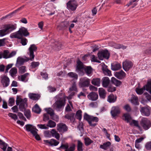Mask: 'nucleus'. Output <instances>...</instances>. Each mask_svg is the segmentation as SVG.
Segmentation results:
<instances>
[{
	"label": "nucleus",
	"instance_id": "obj_1",
	"mask_svg": "<svg viewBox=\"0 0 151 151\" xmlns=\"http://www.w3.org/2000/svg\"><path fill=\"white\" fill-rule=\"evenodd\" d=\"M37 50V47L35 45H31L28 49L29 52L27 53L28 55L29 56V58L26 57L24 58L18 57L17 59L16 66L19 68L20 66L23 65L25 62H27L29 60H33L35 56L34 55V52L36 51Z\"/></svg>",
	"mask_w": 151,
	"mask_h": 151
},
{
	"label": "nucleus",
	"instance_id": "obj_2",
	"mask_svg": "<svg viewBox=\"0 0 151 151\" xmlns=\"http://www.w3.org/2000/svg\"><path fill=\"white\" fill-rule=\"evenodd\" d=\"M29 34V33L28 32L27 29L22 27L20 28L18 31L11 34L10 37L12 38H16L20 39L23 36L26 37L28 36Z\"/></svg>",
	"mask_w": 151,
	"mask_h": 151
},
{
	"label": "nucleus",
	"instance_id": "obj_3",
	"mask_svg": "<svg viewBox=\"0 0 151 151\" xmlns=\"http://www.w3.org/2000/svg\"><path fill=\"white\" fill-rule=\"evenodd\" d=\"M83 118L85 120L88 122L89 125L93 127L97 125V122L99 121V119L98 117L90 115L86 113H84Z\"/></svg>",
	"mask_w": 151,
	"mask_h": 151
},
{
	"label": "nucleus",
	"instance_id": "obj_4",
	"mask_svg": "<svg viewBox=\"0 0 151 151\" xmlns=\"http://www.w3.org/2000/svg\"><path fill=\"white\" fill-rule=\"evenodd\" d=\"M146 90L151 95V79L148 80L147 84L141 88H136V91L137 93L139 95L142 94Z\"/></svg>",
	"mask_w": 151,
	"mask_h": 151
},
{
	"label": "nucleus",
	"instance_id": "obj_5",
	"mask_svg": "<svg viewBox=\"0 0 151 151\" xmlns=\"http://www.w3.org/2000/svg\"><path fill=\"white\" fill-rule=\"evenodd\" d=\"M65 104V100L64 98H60L53 104V106L54 109L58 111H60L63 109Z\"/></svg>",
	"mask_w": 151,
	"mask_h": 151
},
{
	"label": "nucleus",
	"instance_id": "obj_6",
	"mask_svg": "<svg viewBox=\"0 0 151 151\" xmlns=\"http://www.w3.org/2000/svg\"><path fill=\"white\" fill-rule=\"evenodd\" d=\"M67 9L70 11H75L78 6L77 1L75 0H70L66 4Z\"/></svg>",
	"mask_w": 151,
	"mask_h": 151
},
{
	"label": "nucleus",
	"instance_id": "obj_7",
	"mask_svg": "<svg viewBox=\"0 0 151 151\" xmlns=\"http://www.w3.org/2000/svg\"><path fill=\"white\" fill-rule=\"evenodd\" d=\"M97 55L99 60H103L104 58L108 59L110 54L107 50H104L99 51Z\"/></svg>",
	"mask_w": 151,
	"mask_h": 151
},
{
	"label": "nucleus",
	"instance_id": "obj_8",
	"mask_svg": "<svg viewBox=\"0 0 151 151\" xmlns=\"http://www.w3.org/2000/svg\"><path fill=\"white\" fill-rule=\"evenodd\" d=\"M121 112V109L119 106H114L112 107L110 111L112 117L118 116Z\"/></svg>",
	"mask_w": 151,
	"mask_h": 151
},
{
	"label": "nucleus",
	"instance_id": "obj_9",
	"mask_svg": "<svg viewBox=\"0 0 151 151\" xmlns=\"http://www.w3.org/2000/svg\"><path fill=\"white\" fill-rule=\"evenodd\" d=\"M140 124L143 128L146 130L150 127L151 123L150 121L147 118H143L141 119Z\"/></svg>",
	"mask_w": 151,
	"mask_h": 151
},
{
	"label": "nucleus",
	"instance_id": "obj_10",
	"mask_svg": "<svg viewBox=\"0 0 151 151\" xmlns=\"http://www.w3.org/2000/svg\"><path fill=\"white\" fill-rule=\"evenodd\" d=\"M1 82L3 87H6L9 84L10 79L7 76L4 75L1 77Z\"/></svg>",
	"mask_w": 151,
	"mask_h": 151
},
{
	"label": "nucleus",
	"instance_id": "obj_11",
	"mask_svg": "<svg viewBox=\"0 0 151 151\" xmlns=\"http://www.w3.org/2000/svg\"><path fill=\"white\" fill-rule=\"evenodd\" d=\"M57 129L59 132L63 133L67 131L68 128L65 124L61 123L57 124Z\"/></svg>",
	"mask_w": 151,
	"mask_h": 151
},
{
	"label": "nucleus",
	"instance_id": "obj_12",
	"mask_svg": "<svg viewBox=\"0 0 151 151\" xmlns=\"http://www.w3.org/2000/svg\"><path fill=\"white\" fill-rule=\"evenodd\" d=\"M90 83V80L85 77L80 79V84L81 87H85L88 86Z\"/></svg>",
	"mask_w": 151,
	"mask_h": 151
},
{
	"label": "nucleus",
	"instance_id": "obj_13",
	"mask_svg": "<svg viewBox=\"0 0 151 151\" xmlns=\"http://www.w3.org/2000/svg\"><path fill=\"white\" fill-rule=\"evenodd\" d=\"M70 23L69 21L65 20L61 22L60 25L58 26L60 30H64L69 27Z\"/></svg>",
	"mask_w": 151,
	"mask_h": 151
},
{
	"label": "nucleus",
	"instance_id": "obj_14",
	"mask_svg": "<svg viewBox=\"0 0 151 151\" xmlns=\"http://www.w3.org/2000/svg\"><path fill=\"white\" fill-rule=\"evenodd\" d=\"M132 66V63L130 61H126L123 63V68L126 71L129 70Z\"/></svg>",
	"mask_w": 151,
	"mask_h": 151
},
{
	"label": "nucleus",
	"instance_id": "obj_15",
	"mask_svg": "<svg viewBox=\"0 0 151 151\" xmlns=\"http://www.w3.org/2000/svg\"><path fill=\"white\" fill-rule=\"evenodd\" d=\"M140 111L143 115L148 116L150 114L149 107H141Z\"/></svg>",
	"mask_w": 151,
	"mask_h": 151
},
{
	"label": "nucleus",
	"instance_id": "obj_16",
	"mask_svg": "<svg viewBox=\"0 0 151 151\" xmlns=\"http://www.w3.org/2000/svg\"><path fill=\"white\" fill-rule=\"evenodd\" d=\"M25 127L27 132H30L32 134H34L35 131L38 130L35 127L31 124H27L25 125Z\"/></svg>",
	"mask_w": 151,
	"mask_h": 151
},
{
	"label": "nucleus",
	"instance_id": "obj_17",
	"mask_svg": "<svg viewBox=\"0 0 151 151\" xmlns=\"http://www.w3.org/2000/svg\"><path fill=\"white\" fill-rule=\"evenodd\" d=\"M88 99L92 101L96 100L98 98V95L97 93L91 92L90 93L88 96Z\"/></svg>",
	"mask_w": 151,
	"mask_h": 151
},
{
	"label": "nucleus",
	"instance_id": "obj_18",
	"mask_svg": "<svg viewBox=\"0 0 151 151\" xmlns=\"http://www.w3.org/2000/svg\"><path fill=\"white\" fill-rule=\"evenodd\" d=\"M114 75L117 78L121 79L125 77L126 74L124 71L121 70L119 72H116Z\"/></svg>",
	"mask_w": 151,
	"mask_h": 151
},
{
	"label": "nucleus",
	"instance_id": "obj_19",
	"mask_svg": "<svg viewBox=\"0 0 151 151\" xmlns=\"http://www.w3.org/2000/svg\"><path fill=\"white\" fill-rule=\"evenodd\" d=\"M122 119L126 121L127 123H130L132 120V118L131 115L128 113L124 114L122 117Z\"/></svg>",
	"mask_w": 151,
	"mask_h": 151
},
{
	"label": "nucleus",
	"instance_id": "obj_20",
	"mask_svg": "<svg viewBox=\"0 0 151 151\" xmlns=\"http://www.w3.org/2000/svg\"><path fill=\"white\" fill-rule=\"evenodd\" d=\"M75 114L73 113H70L66 114L64 118L68 120H70L71 122H73L75 120Z\"/></svg>",
	"mask_w": 151,
	"mask_h": 151
},
{
	"label": "nucleus",
	"instance_id": "obj_21",
	"mask_svg": "<svg viewBox=\"0 0 151 151\" xmlns=\"http://www.w3.org/2000/svg\"><path fill=\"white\" fill-rule=\"evenodd\" d=\"M117 98V97L116 96L111 93L108 96L107 101L110 103H114L116 101Z\"/></svg>",
	"mask_w": 151,
	"mask_h": 151
},
{
	"label": "nucleus",
	"instance_id": "obj_22",
	"mask_svg": "<svg viewBox=\"0 0 151 151\" xmlns=\"http://www.w3.org/2000/svg\"><path fill=\"white\" fill-rule=\"evenodd\" d=\"M29 98L34 101H37L40 97V95L38 94L30 93L28 94Z\"/></svg>",
	"mask_w": 151,
	"mask_h": 151
},
{
	"label": "nucleus",
	"instance_id": "obj_23",
	"mask_svg": "<svg viewBox=\"0 0 151 151\" xmlns=\"http://www.w3.org/2000/svg\"><path fill=\"white\" fill-rule=\"evenodd\" d=\"M27 99H24L22 103L19 104V107L21 111H23L25 110V107L27 106Z\"/></svg>",
	"mask_w": 151,
	"mask_h": 151
},
{
	"label": "nucleus",
	"instance_id": "obj_24",
	"mask_svg": "<svg viewBox=\"0 0 151 151\" xmlns=\"http://www.w3.org/2000/svg\"><path fill=\"white\" fill-rule=\"evenodd\" d=\"M5 28L8 33L15 29L16 27L14 24H8L5 25Z\"/></svg>",
	"mask_w": 151,
	"mask_h": 151
},
{
	"label": "nucleus",
	"instance_id": "obj_25",
	"mask_svg": "<svg viewBox=\"0 0 151 151\" xmlns=\"http://www.w3.org/2000/svg\"><path fill=\"white\" fill-rule=\"evenodd\" d=\"M102 81L103 87L106 88L109 84L110 80L108 77H105L103 78Z\"/></svg>",
	"mask_w": 151,
	"mask_h": 151
},
{
	"label": "nucleus",
	"instance_id": "obj_26",
	"mask_svg": "<svg viewBox=\"0 0 151 151\" xmlns=\"http://www.w3.org/2000/svg\"><path fill=\"white\" fill-rule=\"evenodd\" d=\"M111 145V143L109 141H108L104 143L102 145H101L100 146V148L104 149L105 150H106L108 149Z\"/></svg>",
	"mask_w": 151,
	"mask_h": 151
},
{
	"label": "nucleus",
	"instance_id": "obj_27",
	"mask_svg": "<svg viewBox=\"0 0 151 151\" xmlns=\"http://www.w3.org/2000/svg\"><path fill=\"white\" fill-rule=\"evenodd\" d=\"M102 70L104 73L106 75L111 76V71L107 68V66L104 65L102 68Z\"/></svg>",
	"mask_w": 151,
	"mask_h": 151
},
{
	"label": "nucleus",
	"instance_id": "obj_28",
	"mask_svg": "<svg viewBox=\"0 0 151 151\" xmlns=\"http://www.w3.org/2000/svg\"><path fill=\"white\" fill-rule=\"evenodd\" d=\"M99 93L100 97L102 99H104L106 96V92L103 88H99Z\"/></svg>",
	"mask_w": 151,
	"mask_h": 151
},
{
	"label": "nucleus",
	"instance_id": "obj_29",
	"mask_svg": "<svg viewBox=\"0 0 151 151\" xmlns=\"http://www.w3.org/2000/svg\"><path fill=\"white\" fill-rule=\"evenodd\" d=\"M121 68L120 64L119 63L111 64V69L113 70H118Z\"/></svg>",
	"mask_w": 151,
	"mask_h": 151
},
{
	"label": "nucleus",
	"instance_id": "obj_30",
	"mask_svg": "<svg viewBox=\"0 0 151 151\" xmlns=\"http://www.w3.org/2000/svg\"><path fill=\"white\" fill-rule=\"evenodd\" d=\"M131 103L135 105H138L139 103L138 102V98L137 96L133 95L131 99Z\"/></svg>",
	"mask_w": 151,
	"mask_h": 151
},
{
	"label": "nucleus",
	"instance_id": "obj_31",
	"mask_svg": "<svg viewBox=\"0 0 151 151\" xmlns=\"http://www.w3.org/2000/svg\"><path fill=\"white\" fill-rule=\"evenodd\" d=\"M112 83L114 84L116 86H118L122 84V82L116 79L114 77H112L111 79Z\"/></svg>",
	"mask_w": 151,
	"mask_h": 151
},
{
	"label": "nucleus",
	"instance_id": "obj_32",
	"mask_svg": "<svg viewBox=\"0 0 151 151\" xmlns=\"http://www.w3.org/2000/svg\"><path fill=\"white\" fill-rule=\"evenodd\" d=\"M24 5L22 6L21 7H20L18 8V9H17L16 10H15L14 11H13V12H12L9 14L6 15V16H4V17H3L1 18V20H2L3 19H5L7 17H8L9 16H11L13 14H15V13H17L18 11L21 10L23 8H24Z\"/></svg>",
	"mask_w": 151,
	"mask_h": 151
},
{
	"label": "nucleus",
	"instance_id": "obj_33",
	"mask_svg": "<svg viewBox=\"0 0 151 151\" xmlns=\"http://www.w3.org/2000/svg\"><path fill=\"white\" fill-rule=\"evenodd\" d=\"M101 80L99 78H93L91 81V83L92 84L97 86H99Z\"/></svg>",
	"mask_w": 151,
	"mask_h": 151
},
{
	"label": "nucleus",
	"instance_id": "obj_34",
	"mask_svg": "<svg viewBox=\"0 0 151 151\" xmlns=\"http://www.w3.org/2000/svg\"><path fill=\"white\" fill-rule=\"evenodd\" d=\"M11 76L14 77L16 76L17 73V69L15 67L12 68L9 71Z\"/></svg>",
	"mask_w": 151,
	"mask_h": 151
},
{
	"label": "nucleus",
	"instance_id": "obj_35",
	"mask_svg": "<svg viewBox=\"0 0 151 151\" xmlns=\"http://www.w3.org/2000/svg\"><path fill=\"white\" fill-rule=\"evenodd\" d=\"M62 46V44L61 42H56L55 43V45L53 46V48L56 50H60Z\"/></svg>",
	"mask_w": 151,
	"mask_h": 151
},
{
	"label": "nucleus",
	"instance_id": "obj_36",
	"mask_svg": "<svg viewBox=\"0 0 151 151\" xmlns=\"http://www.w3.org/2000/svg\"><path fill=\"white\" fill-rule=\"evenodd\" d=\"M7 145H8L6 143L0 139V147L4 151L6 150Z\"/></svg>",
	"mask_w": 151,
	"mask_h": 151
},
{
	"label": "nucleus",
	"instance_id": "obj_37",
	"mask_svg": "<svg viewBox=\"0 0 151 151\" xmlns=\"http://www.w3.org/2000/svg\"><path fill=\"white\" fill-rule=\"evenodd\" d=\"M32 110L34 112L37 114H40L41 111V109L37 104L35 105Z\"/></svg>",
	"mask_w": 151,
	"mask_h": 151
},
{
	"label": "nucleus",
	"instance_id": "obj_38",
	"mask_svg": "<svg viewBox=\"0 0 151 151\" xmlns=\"http://www.w3.org/2000/svg\"><path fill=\"white\" fill-rule=\"evenodd\" d=\"M50 132L53 137H55L57 139H59L60 138L59 134L56 132L55 129H52Z\"/></svg>",
	"mask_w": 151,
	"mask_h": 151
},
{
	"label": "nucleus",
	"instance_id": "obj_39",
	"mask_svg": "<svg viewBox=\"0 0 151 151\" xmlns=\"http://www.w3.org/2000/svg\"><path fill=\"white\" fill-rule=\"evenodd\" d=\"M67 75L69 77L72 78L74 79H77L78 78V76L75 73L71 72L68 73Z\"/></svg>",
	"mask_w": 151,
	"mask_h": 151
},
{
	"label": "nucleus",
	"instance_id": "obj_40",
	"mask_svg": "<svg viewBox=\"0 0 151 151\" xmlns=\"http://www.w3.org/2000/svg\"><path fill=\"white\" fill-rule=\"evenodd\" d=\"M84 70L88 75L91 74L92 72V68L91 66H87L84 68Z\"/></svg>",
	"mask_w": 151,
	"mask_h": 151
},
{
	"label": "nucleus",
	"instance_id": "obj_41",
	"mask_svg": "<svg viewBox=\"0 0 151 151\" xmlns=\"http://www.w3.org/2000/svg\"><path fill=\"white\" fill-rule=\"evenodd\" d=\"M56 123L52 120H50L48 121L47 124V127L50 128H53L55 127Z\"/></svg>",
	"mask_w": 151,
	"mask_h": 151
},
{
	"label": "nucleus",
	"instance_id": "obj_42",
	"mask_svg": "<svg viewBox=\"0 0 151 151\" xmlns=\"http://www.w3.org/2000/svg\"><path fill=\"white\" fill-rule=\"evenodd\" d=\"M69 147V145L67 143H66L65 144H62L61 146L57 148V149L59 150H61L62 149L66 150L68 149Z\"/></svg>",
	"mask_w": 151,
	"mask_h": 151
},
{
	"label": "nucleus",
	"instance_id": "obj_43",
	"mask_svg": "<svg viewBox=\"0 0 151 151\" xmlns=\"http://www.w3.org/2000/svg\"><path fill=\"white\" fill-rule=\"evenodd\" d=\"M45 110L47 112V114H49L50 117L53 115L54 113L53 110L51 108H45Z\"/></svg>",
	"mask_w": 151,
	"mask_h": 151
},
{
	"label": "nucleus",
	"instance_id": "obj_44",
	"mask_svg": "<svg viewBox=\"0 0 151 151\" xmlns=\"http://www.w3.org/2000/svg\"><path fill=\"white\" fill-rule=\"evenodd\" d=\"M83 63L81 61L77 62V69L78 71H81L83 68Z\"/></svg>",
	"mask_w": 151,
	"mask_h": 151
},
{
	"label": "nucleus",
	"instance_id": "obj_45",
	"mask_svg": "<svg viewBox=\"0 0 151 151\" xmlns=\"http://www.w3.org/2000/svg\"><path fill=\"white\" fill-rule=\"evenodd\" d=\"M82 113L81 110H79L76 112V118L79 120H81L82 118Z\"/></svg>",
	"mask_w": 151,
	"mask_h": 151
},
{
	"label": "nucleus",
	"instance_id": "obj_46",
	"mask_svg": "<svg viewBox=\"0 0 151 151\" xmlns=\"http://www.w3.org/2000/svg\"><path fill=\"white\" fill-rule=\"evenodd\" d=\"M82 143L80 140L78 141L77 150L78 151H83Z\"/></svg>",
	"mask_w": 151,
	"mask_h": 151
},
{
	"label": "nucleus",
	"instance_id": "obj_47",
	"mask_svg": "<svg viewBox=\"0 0 151 151\" xmlns=\"http://www.w3.org/2000/svg\"><path fill=\"white\" fill-rule=\"evenodd\" d=\"M84 141L85 145L87 146L89 145L91 143L93 142L92 140L88 137L84 138Z\"/></svg>",
	"mask_w": 151,
	"mask_h": 151
},
{
	"label": "nucleus",
	"instance_id": "obj_48",
	"mask_svg": "<svg viewBox=\"0 0 151 151\" xmlns=\"http://www.w3.org/2000/svg\"><path fill=\"white\" fill-rule=\"evenodd\" d=\"M19 68V73L22 74L24 73L27 71L26 67L25 66H21Z\"/></svg>",
	"mask_w": 151,
	"mask_h": 151
},
{
	"label": "nucleus",
	"instance_id": "obj_49",
	"mask_svg": "<svg viewBox=\"0 0 151 151\" xmlns=\"http://www.w3.org/2000/svg\"><path fill=\"white\" fill-rule=\"evenodd\" d=\"M29 75V73H26L24 75H22L21 76V80L22 81L26 82L27 81L25 80L27 79V77Z\"/></svg>",
	"mask_w": 151,
	"mask_h": 151
},
{
	"label": "nucleus",
	"instance_id": "obj_50",
	"mask_svg": "<svg viewBox=\"0 0 151 151\" xmlns=\"http://www.w3.org/2000/svg\"><path fill=\"white\" fill-rule=\"evenodd\" d=\"M114 47L115 48L117 49L122 48L123 49H125L127 48L126 46L122 44H120L115 45L114 46Z\"/></svg>",
	"mask_w": 151,
	"mask_h": 151
},
{
	"label": "nucleus",
	"instance_id": "obj_51",
	"mask_svg": "<svg viewBox=\"0 0 151 151\" xmlns=\"http://www.w3.org/2000/svg\"><path fill=\"white\" fill-rule=\"evenodd\" d=\"M91 62H97L99 63H101V61L98 60L97 57H96L94 55H92L91 57Z\"/></svg>",
	"mask_w": 151,
	"mask_h": 151
},
{
	"label": "nucleus",
	"instance_id": "obj_52",
	"mask_svg": "<svg viewBox=\"0 0 151 151\" xmlns=\"http://www.w3.org/2000/svg\"><path fill=\"white\" fill-rule=\"evenodd\" d=\"M132 124H133L134 126L138 127L139 129L141 128L140 127L139 125L138 121L134 120H132V122H130L129 124L131 125Z\"/></svg>",
	"mask_w": 151,
	"mask_h": 151
},
{
	"label": "nucleus",
	"instance_id": "obj_53",
	"mask_svg": "<svg viewBox=\"0 0 151 151\" xmlns=\"http://www.w3.org/2000/svg\"><path fill=\"white\" fill-rule=\"evenodd\" d=\"M8 115L9 117H11L14 120H16L18 119L17 116L15 114L10 113H9Z\"/></svg>",
	"mask_w": 151,
	"mask_h": 151
},
{
	"label": "nucleus",
	"instance_id": "obj_54",
	"mask_svg": "<svg viewBox=\"0 0 151 151\" xmlns=\"http://www.w3.org/2000/svg\"><path fill=\"white\" fill-rule=\"evenodd\" d=\"M8 32L4 28V29L0 30V36L2 37L8 34Z\"/></svg>",
	"mask_w": 151,
	"mask_h": 151
},
{
	"label": "nucleus",
	"instance_id": "obj_55",
	"mask_svg": "<svg viewBox=\"0 0 151 151\" xmlns=\"http://www.w3.org/2000/svg\"><path fill=\"white\" fill-rule=\"evenodd\" d=\"M24 115L27 119H29L31 116V112L29 110H27L25 111Z\"/></svg>",
	"mask_w": 151,
	"mask_h": 151
},
{
	"label": "nucleus",
	"instance_id": "obj_56",
	"mask_svg": "<svg viewBox=\"0 0 151 151\" xmlns=\"http://www.w3.org/2000/svg\"><path fill=\"white\" fill-rule=\"evenodd\" d=\"M9 52L8 50H5L3 53L2 57L4 58H9Z\"/></svg>",
	"mask_w": 151,
	"mask_h": 151
},
{
	"label": "nucleus",
	"instance_id": "obj_57",
	"mask_svg": "<svg viewBox=\"0 0 151 151\" xmlns=\"http://www.w3.org/2000/svg\"><path fill=\"white\" fill-rule=\"evenodd\" d=\"M38 130L35 131L34 134H32L35 137V139L37 140H40L41 139V138L40 136L37 134V132Z\"/></svg>",
	"mask_w": 151,
	"mask_h": 151
},
{
	"label": "nucleus",
	"instance_id": "obj_58",
	"mask_svg": "<svg viewBox=\"0 0 151 151\" xmlns=\"http://www.w3.org/2000/svg\"><path fill=\"white\" fill-rule=\"evenodd\" d=\"M20 39L21 40V43L22 45L24 46L27 45L28 42L27 40L25 38H21Z\"/></svg>",
	"mask_w": 151,
	"mask_h": 151
},
{
	"label": "nucleus",
	"instance_id": "obj_59",
	"mask_svg": "<svg viewBox=\"0 0 151 151\" xmlns=\"http://www.w3.org/2000/svg\"><path fill=\"white\" fill-rule=\"evenodd\" d=\"M59 143V142L57 141L56 140L54 139H52L51 144H50V145L51 146H57L58 144Z\"/></svg>",
	"mask_w": 151,
	"mask_h": 151
},
{
	"label": "nucleus",
	"instance_id": "obj_60",
	"mask_svg": "<svg viewBox=\"0 0 151 151\" xmlns=\"http://www.w3.org/2000/svg\"><path fill=\"white\" fill-rule=\"evenodd\" d=\"M40 64V63L39 62H32L31 63V66L33 68H35L38 66Z\"/></svg>",
	"mask_w": 151,
	"mask_h": 151
},
{
	"label": "nucleus",
	"instance_id": "obj_61",
	"mask_svg": "<svg viewBox=\"0 0 151 151\" xmlns=\"http://www.w3.org/2000/svg\"><path fill=\"white\" fill-rule=\"evenodd\" d=\"M123 109L127 112H130L131 110V109L130 106L128 104L125 105L124 106Z\"/></svg>",
	"mask_w": 151,
	"mask_h": 151
},
{
	"label": "nucleus",
	"instance_id": "obj_62",
	"mask_svg": "<svg viewBox=\"0 0 151 151\" xmlns=\"http://www.w3.org/2000/svg\"><path fill=\"white\" fill-rule=\"evenodd\" d=\"M49 119V115L47 113H45L43 114V120L45 122H46Z\"/></svg>",
	"mask_w": 151,
	"mask_h": 151
},
{
	"label": "nucleus",
	"instance_id": "obj_63",
	"mask_svg": "<svg viewBox=\"0 0 151 151\" xmlns=\"http://www.w3.org/2000/svg\"><path fill=\"white\" fill-rule=\"evenodd\" d=\"M14 98H10L9 100V106H12L14 104Z\"/></svg>",
	"mask_w": 151,
	"mask_h": 151
},
{
	"label": "nucleus",
	"instance_id": "obj_64",
	"mask_svg": "<svg viewBox=\"0 0 151 151\" xmlns=\"http://www.w3.org/2000/svg\"><path fill=\"white\" fill-rule=\"evenodd\" d=\"M145 147L147 150H151V141L148 142L146 144Z\"/></svg>",
	"mask_w": 151,
	"mask_h": 151
}]
</instances>
